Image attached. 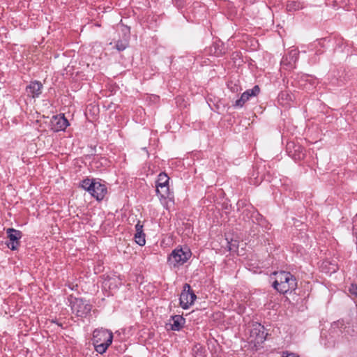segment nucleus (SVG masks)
Instances as JSON below:
<instances>
[{
    "instance_id": "f257e3e1",
    "label": "nucleus",
    "mask_w": 357,
    "mask_h": 357,
    "mask_svg": "<svg viewBox=\"0 0 357 357\" xmlns=\"http://www.w3.org/2000/svg\"><path fill=\"white\" fill-rule=\"evenodd\" d=\"M276 275L273 287L280 293L285 294L289 291L294 290L297 283L295 277L289 272L280 271L274 273Z\"/></svg>"
},
{
    "instance_id": "f03ea898",
    "label": "nucleus",
    "mask_w": 357,
    "mask_h": 357,
    "mask_svg": "<svg viewBox=\"0 0 357 357\" xmlns=\"http://www.w3.org/2000/svg\"><path fill=\"white\" fill-rule=\"evenodd\" d=\"M113 334L106 329H96L93 333V342L96 351L99 354L106 351L108 347L112 344Z\"/></svg>"
},
{
    "instance_id": "7ed1b4c3",
    "label": "nucleus",
    "mask_w": 357,
    "mask_h": 357,
    "mask_svg": "<svg viewBox=\"0 0 357 357\" xmlns=\"http://www.w3.org/2000/svg\"><path fill=\"white\" fill-rule=\"evenodd\" d=\"M192 252L187 248L174 249L168 257V263L174 267L179 266L185 263L191 257Z\"/></svg>"
},
{
    "instance_id": "20e7f679",
    "label": "nucleus",
    "mask_w": 357,
    "mask_h": 357,
    "mask_svg": "<svg viewBox=\"0 0 357 357\" xmlns=\"http://www.w3.org/2000/svg\"><path fill=\"white\" fill-rule=\"evenodd\" d=\"M71 309L78 317H85L91 310L92 306L86 301L79 298L70 299Z\"/></svg>"
},
{
    "instance_id": "39448f33",
    "label": "nucleus",
    "mask_w": 357,
    "mask_h": 357,
    "mask_svg": "<svg viewBox=\"0 0 357 357\" xmlns=\"http://www.w3.org/2000/svg\"><path fill=\"white\" fill-rule=\"evenodd\" d=\"M169 178L165 172H161L156 181V192L162 198H167L170 196L171 193L169 187Z\"/></svg>"
},
{
    "instance_id": "423d86ee",
    "label": "nucleus",
    "mask_w": 357,
    "mask_h": 357,
    "mask_svg": "<svg viewBox=\"0 0 357 357\" xmlns=\"http://www.w3.org/2000/svg\"><path fill=\"white\" fill-rule=\"evenodd\" d=\"M197 296L191 289L190 284L185 283L180 296V305L183 309H188L193 304Z\"/></svg>"
},
{
    "instance_id": "0eeeda50",
    "label": "nucleus",
    "mask_w": 357,
    "mask_h": 357,
    "mask_svg": "<svg viewBox=\"0 0 357 357\" xmlns=\"http://www.w3.org/2000/svg\"><path fill=\"white\" fill-rule=\"evenodd\" d=\"M267 336V333L265 331V328L261 324L255 323L252 325V328L250 331L251 342L255 344L263 343Z\"/></svg>"
},
{
    "instance_id": "6e6552de",
    "label": "nucleus",
    "mask_w": 357,
    "mask_h": 357,
    "mask_svg": "<svg viewBox=\"0 0 357 357\" xmlns=\"http://www.w3.org/2000/svg\"><path fill=\"white\" fill-rule=\"evenodd\" d=\"M6 234L9 239V242L6 243L8 248L15 250L20 245V240L22 237V233L13 228L6 229Z\"/></svg>"
},
{
    "instance_id": "1a4fd4ad",
    "label": "nucleus",
    "mask_w": 357,
    "mask_h": 357,
    "mask_svg": "<svg viewBox=\"0 0 357 357\" xmlns=\"http://www.w3.org/2000/svg\"><path fill=\"white\" fill-rule=\"evenodd\" d=\"M69 126L68 121L64 114L54 116L51 120V129L54 132L64 130Z\"/></svg>"
},
{
    "instance_id": "9d476101",
    "label": "nucleus",
    "mask_w": 357,
    "mask_h": 357,
    "mask_svg": "<svg viewBox=\"0 0 357 357\" xmlns=\"http://www.w3.org/2000/svg\"><path fill=\"white\" fill-rule=\"evenodd\" d=\"M260 92L258 85H255L252 89H248L242 93L241 98L236 100L234 106L242 107L244 104L251 98L257 96Z\"/></svg>"
},
{
    "instance_id": "9b49d317",
    "label": "nucleus",
    "mask_w": 357,
    "mask_h": 357,
    "mask_svg": "<svg viewBox=\"0 0 357 357\" xmlns=\"http://www.w3.org/2000/svg\"><path fill=\"white\" fill-rule=\"evenodd\" d=\"M92 187L93 188L90 194L98 201L103 199L107 192L106 186L99 181H96Z\"/></svg>"
},
{
    "instance_id": "f8f14e48",
    "label": "nucleus",
    "mask_w": 357,
    "mask_h": 357,
    "mask_svg": "<svg viewBox=\"0 0 357 357\" xmlns=\"http://www.w3.org/2000/svg\"><path fill=\"white\" fill-rule=\"evenodd\" d=\"M43 84L38 81L31 82L26 87L27 96L33 98H38L42 93Z\"/></svg>"
},
{
    "instance_id": "ddd939ff",
    "label": "nucleus",
    "mask_w": 357,
    "mask_h": 357,
    "mask_svg": "<svg viewBox=\"0 0 357 357\" xmlns=\"http://www.w3.org/2000/svg\"><path fill=\"white\" fill-rule=\"evenodd\" d=\"M298 59V51L296 49L291 50L287 55L283 56L281 63L282 65H294Z\"/></svg>"
},
{
    "instance_id": "4468645a",
    "label": "nucleus",
    "mask_w": 357,
    "mask_h": 357,
    "mask_svg": "<svg viewBox=\"0 0 357 357\" xmlns=\"http://www.w3.org/2000/svg\"><path fill=\"white\" fill-rule=\"evenodd\" d=\"M185 324V319L181 315L172 317L170 320V328L172 331H180Z\"/></svg>"
},
{
    "instance_id": "2eb2a0df",
    "label": "nucleus",
    "mask_w": 357,
    "mask_h": 357,
    "mask_svg": "<svg viewBox=\"0 0 357 357\" xmlns=\"http://www.w3.org/2000/svg\"><path fill=\"white\" fill-rule=\"evenodd\" d=\"M292 101V96L288 91H282L278 96V102L283 107H289Z\"/></svg>"
},
{
    "instance_id": "dca6fc26",
    "label": "nucleus",
    "mask_w": 357,
    "mask_h": 357,
    "mask_svg": "<svg viewBox=\"0 0 357 357\" xmlns=\"http://www.w3.org/2000/svg\"><path fill=\"white\" fill-rule=\"evenodd\" d=\"M303 4L298 1H289L287 4V10L289 12L298 10L303 8Z\"/></svg>"
},
{
    "instance_id": "f3484780",
    "label": "nucleus",
    "mask_w": 357,
    "mask_h": 357,
    "mask_svg": "<svg viewBox=\"0 0 357 357\" xmlns=\"http://www.w3.org/2000/svg\"><path fill=\"white\" fill-rule=\"evenodd\" d=\"M95 181V179L86 178L82 181L80 186L90 193Z\"/></svg>"
},
{
    "instance_id": "a211bd4d",
    "label": "nucleus",
    "mask_w": 357,
    "mask_h": 357,
    "mask_svg": "<svg viewBox=\"0 0 357 357\" xmlns=\"http://www.w3.org/2000/svg\"><path fill=\"white\" fill-rule=\"evenodd\" d=\"M195 357H204L205 350L200 344L195 345L192 349Z\"/></svg>"
},
{
    "instance_id": "6ab92c4d",
    "label": "nucleus",
    "mask_w": 357,
    "mask_h": 357,
    "mask_svg": "<svg viewBox=\"0 0 357 357\" xmlns=\"http://www.w3.org/2000/svg\"><path fill=\"white\" fill-rule=\"evenodd\" d=\"M135 242L139 245H144L146 243L145 234L144 232H136L135 234Z\"/></svg>"
},
{
    "instance_id": "aec40b11",
    "label": "nucleus",
    "mask_w": 357,
    "mask_h": 357,
    "mask_svg": "<svg viewBox=\"0 0 357 357\" xmlns=\"http://www.w3.org/2000/svg\"><path fill=\"white\" fill-rule=\"evenodd\" d=\"M128 42H123V41L119 40V41H117V43L116 44V48L119 51H123L128 47Z\"/></svg>"
},
{
    "instance_id": "412c9836",
    "label": "nucleus",
    "mask_w": 357,
    "mask_h": 357,
    "mask_svg": "<svg viewBox=\"0 0 357 357\" xmlns=\"http://www.w3.org/2000/svg\"><path fill=\"white\" fill-rule=\"evenodd\" d=\"M349 291L351 294L355 296L357 298V285L352 284L349 288Z\"/></svg>"
},
{
    "instance_id": "4be33fe9",
    "label": "nucleus",
    "mask_w": 357,
    "mask_h": 357,
    "mask_svg": "<svg viewBox=\"0 0 357 357\" xmlns=\"http://www.w3.org/2000/svg\"><path fill=\"white\" fill-rule=\"evenodd\" d=\"M135 230L136 232H143V225L141 224L140 221H138V222L136 224Z\"/></svg>"
},
{
    "instance_id": "5701e85b",
    "label": "nucleus",
    "mask_w": 357,
    "mask_h": 357,
    "mask_svg": "<svg viewBox=\"0 0 357 357\" xmlns=\"http://www.w3.org/2000/svg\"><path fill=\"white\" fill-rule=\"evenodd\" d=\"M303 155H304V154H303V153H302V156H301V155H298V158H299V159H300V158H301Z\"/></svg>"
},
{
    "instance_id": "b1692460",
    "label": "nucleus",
    "mask_w": 357,
    "mask_h": 357,
    "mask_svg": "<svg viewBox=\"0 0 357 357\" xmlns=\"http://www.w3.org/2000/svg\"><path fill=\"white\" fill-rule=\"evenodd\" d=\"M282 357H287V356H282Z\"/></svg>"
}]
</instances>
